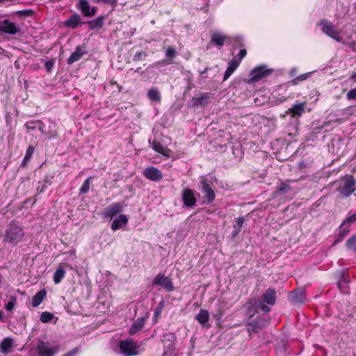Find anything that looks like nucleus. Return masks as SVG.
<instances>
[{
	"instance_id": "nucleus-1",
	"label": "nucleus",
	"mask_w": 356,
	"mask_h": 356,
	"mask_svg": "<svg viewBox=\"0 0 356 356\" xmlns=\"http://www.w3.org/2000/svg\"><path fill=\"white\" fill-rule=\"evenodd\" d=\"M24 236V232L19 222L16 220H11L6 226L3 242L17 245Z\"/></svg>"
},
{
	"instance_id": "nucleus-2",
	"label": "nucleus",
	"mask_w": 356,
	"mask_h": 356,
	"mask_svg": "<svg viewBox=\"0 0 356 356\" xmlns=\"http://www.w3.org/2000/svg\"><path fill=\"white\" fill-rule=\"evenodd\" d=\"M211 185L212 181L208 175L201 176L199 178L198 189L204 194V203L207 204L212 203L216 198V193Z\"/></svg>"
},
{
	"instance_id": "nucleus-3",
	"label": "nucleus",
	"mask_w": 356,
	"mask_h": 356,
	"mask_svg": "<svg viewBox=\"0 0 356 356\" xmlns=\"http://www.w3.org/2000/svg\"><path fill=\"white\" fill-rule=\"evenodd\" d=\"M356 180L353 175H346L341 179L337 189L343 197H348L355 191Z\"/></svg>"
},
{
	"instance_id": "nucleus-4",
	"label": "nucleus",
	"mask_w": 356,
	"mask_h": 356,
	"mask_svg": "<svg viewBox=\"0 0 356 356\" xmlns=\"http://www.w3.org/2000/svg\"><path fill=\"white\" fill-rule=\"evenodd\" d=\"M296 182V180L294 179H286L284 181H281L272 193V197L277 198L287 194H296L297 188L293 186Z\"/></svg>"
},
{
	"instance_id": "nucleus-5",
	"label": "nucleus",
	"mask_w": 356,
	"mask_h": 356,
	"mask_svg": "<svg viewBox=\"0 0 356 356\" xmlns=\"http://www.w3.org/2000/svg\"><path fill=\"white\" fill-rule=\"evenodd\" d=\"M319 26L321 27L322 31L331 38L339 42L343 41L342 38L339 36V32L335 29L334 26L327 19H322L319 23Z\"/></svg>"
},
{
	"instance_id": "nucleus-6",
	"label": "nucleus",
	"mask_w": 356,
	"mask_h": 356,
	"mask_svg": "<svg viewBox=\"0 0 356 356\" xmlns=\"http://www.w3.org/2000/svg\"><path fill=\"white\" fill-rule=\"evenodd\" d=\"M120 353L124 356H134L138 352L132 339L120 341L119 343Z\"/></svg>"
},
{
	"instance_id": "nucleus-7",
	"label": "nucleus",
	"mask_w": 356,
	"mask_h": 356,
	"mask_svg": "<svg viewBox=\"0 0 356 356\" xmlns=\"http://www.w3.org/2000/svg\"><path fill=\"white\" fill-rule=\"evenodd\" d=\"M195 192L189 188H185L181 191V200L184 207H193L196 205Z\"/></svg>"
},
{
	"instance_id": "nucleus-8",
	"label": "nucleus",
	"mask_w": 356,
	"mask_h": 356,
	"mask_svg": "<svg viewBox=\"0 0 356 356\" xmlns=\"http://www.w3.org/2000/svg\"><path fill=\"white\" fill-rule=\"evenodd\" d=\"M152 284L161 286L168 292L173 291L175 289L171 279L165 276L164 274H159L154 277L152 280Z\"/></svg>"
},
{
	"instance_id": "nucleus-9",
	"label": "nucleus",
	"mask_w": 356,
	"mask_h": 356,
	"mask_svg": "<svg viewBox=\"0 0 356 356\" xmlns=\"http://www.w3.org/2000/svg\"><path fill=\"white\" fill-rule=\"evenodd\" d=\"M76 8L81 10L82 15L86 17H92L97 12V8L96 6L90 7L88 0H79Z\"/></svg>"
},
{
	"instance_id": "nucleus-10",
	"label": "nucleus",
	"mask_w": 356,
	"mask_h": 356,
	"mask_svg": "<svg viewBox=\"0 0 356 356\" xmlns=\"http://www.w3.org/2000/svg\"><path fill=\"white\" fill-rule=\"evenodd\" d=\"M125 204L124 202H114L107 207L104 211V216L111 220L118 214H120Z\"/></svg>"
},
{
	"instance_id": "nucleus-11",
	"label": "nucleus",
	"mask_w": 356,
	"mask_h": 356,
	"mask_svg": "<svg viewBox=\"0 0 356 356\" xmlns=\"http://www.w3.org/2000/svg\"><path fill=\"white\" fill-rule=\"evenodd\" d=\"M212 97L213 95L211 92H201L199 96L192 98L191 104L193 107H205Z\"/></svg>"
},
{
	"instance_id": "nucleus-12",
	"label": "nucleus",
	"mask_w": 356,
	"mask_h": 356,
	"mask_svg": "<svg viewBox=\"0 0 356 356\" xmlns=\"http://www.w3.org/2000/svg\"><path fill=\"white\" fill-rule=\"evenodd\" d=\"M272 70L266 69V66L260 65L254 68L251 72L250 76L252 79L254 81H258L263 78L267 77L272 72Z\"/></svg>"
},
{
	"instance_id": "nucleus-13",
	"label": "nucleus",
	"mask_w": 356,
	"mask_h": 356,
	"mask_svg": "<svg viewBox=\"0 0 356 356\" xmlns=\"http://www.w3.org/2000/svg\"><path fill=\"white\" fill-rule=\"evenodd\" d=\"M21 27L17 26L15 23L10 22L9 19H5L0 24V31L10 34V35H15L20 32Z\"/></svg>"
},
{
	"instance_id": "nucleus-14",
	"label": "nucleus",
	"mask_w": 356,
	"mask_h": 356,
	"mask_svg": "<svg viewBox=\"0 0 356 356\" xmlns=\"http://www.w3.org/2000/svg\"><path fill=\"white\" fill-rule=\"evenodd\" d=\"M85 24L86 22L82 20L81 15L78 13H74L63 22V24L65 27L72 29H76L79 26Z\"/></svg>"
},
{
	"instance_id": "nucleus-15",
	"label": "nucleus",
	"mask_w": 356,
	"mask_h": 356,
	"mask_svg": "<svg viewBox=\"0 0 356 356\" xmlns=\"http://www.w3.org/2000/svg\"><path fill=\"white\" fill-rule=\"evenodd\" d=\"M38 356H54L58 350V348L52 347L48 348L45 343L42 340H38V343L36 347Z\"/></svg>"
},
{
	"instance_id": "nucleus-16",
	"label": "nucleus",
	"mask_w": 356,
	"mask_h": 356,
	"mask_svg": "<svg viewBox=\"0 0 356 356\" xmlns=\"http://www.w3.org/2000/svg\"><path fill=\"white\" fill-rule=\"evenodd\" d=\"M87 50L85 46H76L74 52L71 54L70 57L67 60L68 65H72L74 63L79 61L81 58L87 54Z\"/></svg>"
},
{
	"instance_id": "nucleus-17",
	"label": "nucleus",
	"mask_w": 356,
	"mask_h": 356,
	"mask_svg": "<svg viewBox=\"0 0 356 356\" xmlns=\"http://www.w3.org/2000/svg\"><path fill=\"white\" fill-rule=\"evenodd\" d=\"M149 316V313L147 312L143 316L139 317L136 321H134L129 329V334L133 335L140 331L144 327L145 323Z\"/></svg>"
},
{
	"instance_id": "nucleus-18",
	"label": "nucleus",
	"mask_w": 356,
	"mask_h": 356,
	"mask_svg": "<svg viewBox=\"0 0 356 356\" xmlns=\"http://www.w3.org/2000/svg\"><path fill=\"white\" fill-rule=\"evenodd\" d=\"M144 176L153 181H160L163 178V174L161 170L155 167L147 168L143 172Z\"/></svg>"
},
{
	"instance_id": "nucleus-19",
	"label": "nucleus",
	"mask_w": 356,
	"mask_h": 356,
	"mask_svg": "<svg viewBox=\"0 0 356 356\" xmlns=\"http://www.w3.org/2000/svg\"><path fill=\"white\" fill-rule=\"evenodd\" d=\"M262 302L270 305H274L276 301V290L273 287H268L262 295Z\"/></svg>"
},
{
	"instance_id": "nucleus-20",
	"label": "nucleus",
	"mask_w": 356,
	"mask_h": 356,
	"mask_svg": "<svg viewBox=\"0 0 356 356\" xmlns=\"http://www.w3.org/2000/svg\"><path fill=\"white\" fill-rule=\"evenodd\" d=\"M104 20L105 16L100 15L96 17L95 19L86 21V24L88 25L90 30L97 31L103 28L104 25Z\"/></svg>"
},
{
	"instance_id": "nucleus-21",
	"label": "nucleus",
	"mask_w": 356,
	"mask_h": 356,
	"mask_svg": "<svg viewBox=\"0 0 356 356\" xmlns=\"http://www.w3.org/2000/svg\"><path fill=\"white\" fill-rule=\"evenodd\" d=\"M305 102L295 104L286 111V114H290L296 118L300 117L305 111Z\"/></svg>"
},
{
	"instance_id": "nucleus-22",
	"label": "nucleus",
	"mask_w": 356,
	"mask_h": 356,
	"mask_svg": "<svg viewBox=\"0 0 356 356\" xmlns=\"http://www.w3.org/2000/svg\"><path fill=\"white\" fill-rule=\"evenodd\" d=\"M128 222V218L124 214H120L118 217H116L111 223V229L113 231H116L122 227V226L125 225Z\"/></svg>"
},
{
	"instance_id": "nucleus-23",
	"label": "nucleus",
	"mask_w": 356,
	"mask_h": 356,
	"mask_svg": "<svg viewBox=\"0 0 356 356\" xmlns=\"http://www.w3.org/2000/svg\"><path fill=\"white\" fill-rule=\"evenodd\" d=\"M305 299V295L303 291H293L289 296V301L293 305L303 303Z\"/></svg>"
},
{
	"instance_id": "nucleus-24",
	"label": "nucleus",
	"mask_w": 356,
	"mask_h": 356,
	"mask_svg": "<svg viewBox=\"0 0 356 356\" xmlns=\"http://www.w3.org/2000/svg\"><path fill=\"white\" fill-rule=\"evenodd\" d=\"M240 65V60H237L236 58H232L228 63V66L225 72L223 81H226L237 69Z\"/></svg>"
},
{
	"instance_id": "nucleus-25",
	"label": "nucleus",
	"mask_w": 356,
	"mask_h": 356,
	"mask_svg": "<svg viewBox=\"0 0 356 356\" xmlns=\"http://www.w3.org/2000/svg\"><path fill=\"white\" fill-rule=\"evenodd\" d=\"M245 222V218L243 216L238 217L235 220V224L233 225V230L229 236L230 239H234L240 233L243 225Z\"/></svg>"
},
{
	"instance_id": "nucleus-26",
	"label": "nucleus",
	"mask_w": 356,
	"mask_h": 356,
	"mask_svg": "<svg viewBox=\"0 0 356 356\" xmlns=\"http://www.w3.org/2000/svg\"><path fill=\"white\" fill-rule=\"evenodd\" d=\"M24 127L29 131H33L38 128L42 133L44 132V124L42 120H31L24 124Z\"/></svg>"
},
{
	"instance_id": "nucleus-27",
	"label": "nucleus",
	"mask_w": 356,
	"mask_h": 356,
	"mask_svg": "<svg viewBox=\"0 0 356 356\" xmlns=\"http://www.w3.org/2000/svg\"><path fill=\"white\" fill-rule=\"evenodd\" d=\"M225 40V36L221 32H213L211 35V42L219 48L224 45Z\"/></svg>"
},
{
	"instance_id": "nucleus-28",
	"label": "nucleus",
	"mask_w": 356,
	"mask_h": 356,
	"mask_svg": "<svg viewBox=\"0 0 356 356\" xmlns=\"http://www.w3.org/2000/svg\"><path fill=\"white\" fill-rule=\"evenodd\" d=\"M209 318V314L207 309H201L200 312L195 316V319L203 327H207V323Z\"/></svg>"
},
{
	"instance_id": "nucleus-29",
	"label": "nucleus",
	"mask_w": 356,
	"mask_h": 356,
	"mask_svg": "<svg viewBox=\"0 0 356 356\" xmlns=\"http://www.w3.org/2000/svg\"><path fill=\"white\" fill-rule=\"evenodd\" d=\"M269 324V321L261 316H257L250 322V325H253L258 330L266 327Z\"/></svg>"
},
{
	"instance_id": "nucleus-30",
	"label": "nucleus",
	"mask_w": 356,
	"mask_h": 356,
	"mask_svg": "<svg viewBox=\"0 0 356 356\" xmlns=\"http://www.w3.org/2000/svg\"><path fill=\"white\" fill-rule=\"evenodd\" d=\"M13 346V341L10 337L4 338L0 343V352L3 354H7Z\"/></svg>"
},
{
	"instance_id": "nucleus-31",
	"label": "nucleus",
	"mask_w": 356,
	"mask_h": 356,
	"mask_svg": "<svg viewBox=\"0 0 356 356\" xmlns=\"http://www.w3.org/2000/svg\"><path fill=\"white\" fill-rule=\"evenodd\" d=\"M47 295V292L44 289L39 291L32 298L31 305L33 307H36L39 306L44 298Z\"/></svg>"
},
{
	"instance_id": "nucleus-32",
	"label": "nucleus",
	"mask_w": 356,
	"mask_h": 356,
	"mask_svg": "<svg viewBox=\"0 0 356 356\" xmlns=\"http://www.w3.org/2000/svg\"><path fill=\"white\" fill-rule=\"evenodd\" d=\"M349 283V278L345 275V273L343 271H341L340 273L339 279L337 283L339 289L343 291L345 290L348 287Z\"/></svg>"
},
{
	"instance_id": "nucleus-33",
	"label": "nucleus",
	"mask_w": 356,
	"mask_h": 356,
	"mask_svg": "<svg viewBox=\"0 0 356 356\" xmlns=\"http://www.w3.org/2000/svg\"><path fill=\"white\" fill-rule=\"evenodd\" d=\"M147 98L152 102H160L161 100V94L156 88H151L147 92Z\"/></svg>"
},
{
	"instance_id": "nucleus-34",
	"label": "nucleus",
	"mask_w": 356,
	"mask_h": 356,
	"mask_svg": "<svg viewBox=\"0 0 356 356\" xmlns=\"http://www.w3.org/2000/svg\"><path fill=\"white\" fill-rule=\"evenodd\" d=\"M65 270L62 266H59L55 271L53 280L55 284H59L65 277Z\"/></svg>"
},
{
	"instance_id": "nucleus-35",
	"label": "nucleus",
	"mask_w": 356,
	"mask_h": 356,
	"mask_svg": "<svg viewBox=\"0 0 356 356\" xmlns=\"http://www.w3.org/2000/svg\"><path fill=\"white\" fill-rule=\"evenodd\" d=\"M350 231V228H349V227H343L341 229L339 228V232L335 240V243L342 241L343 238L349 234Z\"/></svg>"
},
{
	"instance_id": "nucleus-36",
	"label": "nucleus",
	"mask_w": 356,
	"mask_h": 356,
	"mask_svg": "<svg viewBox=\"0 0 356 356\" xmlns=\"http://www.w3.org/2000/svg\"><path fill=\"white\" fill-rule=\"evenodd\" d=\"M152 147L154 151L162 155H166V151H168L162 144L156 140L153 141Z\"/></svg>"
},
{
	"instance_id": "nucleus-37",
	"label": "nucleus",
	"mask_w": 356,
	"mask_h": 356,
	"mask_svg": "<svg viewBox=\"0 0 356 356\" xmlns=\"http://www.w3.org/2000/svg\"><path fill=\"white\" fill-rule=\"evenodd\" d=\"M356 221V213L347 217L340 225L339 229H342L343 227H349L350 228V225L352 223Z\"/></svg>"
},
{
	"instance_id": "nucleus-38",
	"label": "nucleus",
	"mask_w": 356,
	"mask_h": 356,
	"mask_svg": "<svg viewBox=\"0 0 356 356\" xmlns=\"http://www.w3.org/2000/svg\"><path fill=\"white\" fill-rule=\"evenodd\" d=\"M55 318L53 313L49 312H44L41 314L40 320L44 323H47L51 321Z\"/></svg>"
},
{
	"instance_id": "nucleus-39",
	"label": "nucleus",
	"mask_w": 356,
	"mask_h": 356,
	"mask_svg": "<svg viewBox=\"0 0 356 356\" xmlns=\"http://www.w3.org/2000/svg\"><path fill=\"white\" fill-rule=\"evenodd\" d=\"M177 339V336L175 333L172 332H167L163 334L162 337V341L163 342V344H165L167 343H171L174 342V341Z\"/></svg>"
},
{
	"instance_id": "nucleus-40",
	"label": "nucleus",
	"mask_w": 356,
	"mask_h": 356,
	"mask_svg": "<svg viewBox=\"0 0 356 356\" xmlns=\"http://www.w3.org/2000/svg\"><path fill=\"white\" fill-rule=\"evenodd\" d=\"M90 179H91V177H88L83 181V183L82 184V185L79 189V194H86L89 191L90 185Z\"/></svg>"
},
{
	"instance_id": "nucleus-41",
	"label": "nucleus",
	"mask_w": 356,
	"mask_h": 356,
	"mask_svg": "<svg viewBox=\"0 0 356 356\" xmlns=\"http://www.w3.org/2000/svg\"><path fill=\"white\" fill-rule=\"evenodd\" d=\"M17 304L16 296H12L9 298L8 303L5 305V308L7 311L11 312Z\"/></svg>"
},
{
	"instance_id": "nucleus-42",
	"label": "nucleus",
	"mask_w": 356,
	"mask_h": 356,
	"mask_svg": "<svg viewBox=\"0 0 356 356\" xmlns=\"http://www.w3.org/2000/svg\"><path fill=\"white\" fill-rule=\"evenodd\" d=\"M346 246L348 249L356 252V234L348 239L346 241Z\"/></svg>"
},
{
	"instance_id": "nucleus-43",
	"label": "nucleus",
	"mask_w": 356,
	"mask_h": 356,
	"mask_svg": "<svg viewBox=\"0 0 356 356\" xmlns=\"http://www.w3.org/2000/svg\"><path fill=\"white\" fill-rule=\"evenodd\" d=\"M164 348H165V350L163 355V356H165V355H168V354L172 355L175 350V346L173 342L167 343L164 344Z\"/></svg>"
},
{
	"instance_id": "nucleus-44",
	"label": "nucleus",
	"mask_w": 356,
	"mask_h": 356,
	"mask_svg": "<svg viewBox=\"0 0 356 356\" xmlns=\"http://www.w3.org/2000/svg\"><path fill=\"white\" fill-rule=\"evenodd\" d=\"M224 315V311L221 309H218L216 312L213 314V318L216 321L220 324L222 322V317Z\"/></svg>"
},
{
	"instance_id": "nucleus-45",
	"label": "nucleus",
	"mask_w": 356,
	"mask_h": 356,
	"mask_svg": "<svg viewBox=\"0 0 356 356\" xmlns=\"http://www.w3.org/2000/svg\"><path fill=\"white\" fill-rule=\"evenodd\" d=\"M311 72H308V73H305V74H302L298 76H296V78H294L291 82L293 83V84H297L298 82L300 81H304V80H306L310 75H311Z\"/></svg>"
},
{
	"instance_id": "nucleus-46",
	"label": "nucleus",
	"mask_w": 356,
	"mask_h": 356,
	"mask_svg": "<svg viewBox=\"0 0 356 356\" xmlns=\"http://www.w3.org/2000/svg\"><path fill=\"white\" fill-rule=\"evenodd\" d=\"M163 309V302H160L159 305L156 307L154 311V316L153 320L154 322H156L157 318L160 316Z\"/></svg>"
},
{
	"instance_id": "nucleus-47",
	"label": "nucleus",
	"mask_w": 356,
	"mask_h": 356,
	"mask_svg": "<svg viewBox=\"0 0 356 356\" xmlns=\"http://www.w3.org/2000/svg\"><path fill=\"white\" fill-rule=\"evenodd\" d=\"M177 52L175 49L172 47H168L165 50V56L170 59L175 58Z\"/></svg>"
},
{
	"instance_id": "nucleus-48",
	"label": "nucleus",
	"mask_w": 356,
	"mask_h": 356,
	"mask_svg": "<svg viewBox=\"0 0 356 356\" xmlns=\"http://www.w3.org/2000/svg\"><path fill=\"white\" fill-rule=\"evenodd\" d=\"M233 46L235 48L236 47H243L244 46L243 38L241 36H237V37L234 38Z\"/></svg>"
},
{
	"instance_id": "nucleus-49",
	"label": "nucleus",
	"mask_w": 356,
	"mask_h": 356,
	"mask_svg": "<svg viewBox=\"0 0 356 356\" xmlns=\"http://www.w3.org/2000/svg\"><path fill=\"white\" fill-rule=\"evenodd\" d=\"M34 151H35V147L32 145H29L26 150V154H25L24 157H26V159H29L31 160V159L32 158V156L34 153Z\"/></svg>"
},
{
	"instance_id": "nucleus-50",
	"label": "nucleus",
	"mask_w": 356,
	"mask_h": 356,
	"mask_svg": "<svg viewBox=\"0 0 356 356\" xmlns=\"http://www.w3.org/2000/svg\"><path fill=\"white\" fill-rule=\"evenodd\" d=\"M143 56H147V54L143 51H136L133 57L134 61H138L143 59Z\"/></svg>"
},
{
	"instance_id": "nucleus-51",
	"label": "nucleus",
	"mask_w": 356,
	"mask_h": 356,
	"mask_svg": "<svg viewBox=\"0 0 356 356\" xmlns=\"http://www.w3.org/2000/svg\"><path fill=\"white\" fill-rule=\"evenodd\" d=\"M346 98L348 100H355L356 99V88L350 90L346 94Z\"/></svg>"
},
{
	"instance_id": "nucleus-52",
	"label": "nucleus",
	"mask_w": 356,
	"mask_h": 356,
	"mask_svg": "<svg viewBox=\"0 0 356 356\" xmlns=\"http://www.w3.org/2000/svg\"><path fill=\"white\" fill-rule=\"evenodd\" d=\"M47 188V184H44L42 181L38 182V186L37 187V191L38 193H42L46 191Z\"/></svg>"
},
{
	"instance_id": "nucleus-53",
	"label": "nucleus",
	"mask_w": 356,
	"mask_h": 356,
	"mask_svg": "<svg viewBox=\"0 0 356 356\" xmlns=\"http://www.w3.org/2000/svg\"><path fill=\"white\" fill-rule=\"evenodd\" d=\"M54 61L53 60H49L44 63V67L47 72H51L54 65Z\"/></svg>"
},
{
	"instance_id": "nucleus-54",
	"label": "nucleus",
	"mask_w": 356,
	"mask_h": 356,
	"mask_svg": "<svg viewBox=\"0 0 356 356\" xmlns=\"http://www.w3.org/2000/svg\"><path fill=\"white\" fill-rule=\"evenodd\" d=\"M19 13L21 15H24L26 17H31L33 15L34 12L33 10L27 9V10H22L19 11Z\"/></svg>"
},
{
	"instance_id": "nucleus-55",
	"label": "nucleus",
	"mask_w": 356,
	"mask_h": 356,
	"mask_svg": "<svg viewBox=\"0 0 356 356\" xmlns=\"http://www.w3.org/2000/svg\"><path fill=\"white\" fill-rule=\"evenodd\" d=\"M247 54V51L245 49H241L240 51H239V53L238 54V58L237 60H240V63L241 62V60H243V58L246 56Z\"/></svg>"
},
{
	"instance_id": "nucleus-56",
	"label": "nucleus",
	"mask_w": 356,
	"mask_h": 356,
	"mask_svg": "<svg viewBox=\"0 0 356 356\" xmlns=\"http://www.w3.org/2000/svg\"><path fill=\"white\" fill-rule=\"evenodd\" d=\"M79 348L78 347H75L74 348H73L70 351L66 353L63 356H74V355H75L79 352Z\"/></svg>"
},
{
	"instance_id": "nucleus-57",
	"label": "nucleus",
	"mask_w": 356,
	"mask_h": 356,
	"mask_svg": "<svg viewBox=\"0 0 356 356\" xmlns=\"http://www.w3.org/2000/svg\"><path fill=\"white\" fill-rule=\"evenodd\" d=\"M247 331L251 334L252 332H257L258 330L255 328L253 325H250V322L247 323Z\"/></svg>"
},
{
	"instance_id": "nucleus-58",
	"label": "nucleus",
	"mask_w": 356,
	"mask_h": 356,
	"mask_svg": "<svg viewBox=\"0 0 356 356\" xmlns=\"http://www.w3.org/2000/svg\"><path fill=\"white\" fill-rule=\"evenodd\" d=\"M260 304L261 305V310L265 312V313H268L270 311V309L268 306L266 305H264L262 304V302H260Z\"/></svg>"
},
{
	"instance_id": "nucleus-59",
	"label": "nucleus",
	"mask_w": 356,
	"mask_h": 356,
	"mask_svg": "<svg viewBox=\"0 0 356 356\" xmlns=\"http://www.w3.org/2000/svg\"><path fill=\"white\" fill-rule=\"evenodd\" d=\"M118 0H104V3L106 4H110L113 6H116Z\"/></svg>"
},
{
	"instance_id": "nucleus-60",
	"label": "nucleus",
	"mask_w": 356,
	"mask_h": 356,
	"mask_svg": "<svg viewBox=\"0 0 356 356\" xmlns=\"http://www.w3.org/2000/svg\"><path fill=\"white\" fill-rule=\"evenodd\" d=\"M30 161L29 159H26V157H24L22 163H21V167L22 168H25L27 165V163Z\"/></svg>"
},
{
	"instance_id": "nucleus-61",
	"label": "nucleus",
	"mask_w": 356,
	"mask_h": 356,
	"mask_svg": "<svg viewBox=\"0 0 356 356\" xmlns=\"http://www.w3.org/2000/svg\"><path fill=\"white\" fill-rule=\"evenodd\" d=\"M348 47L353 49L354 51L356 50V41H351L349 44H348Z\"/></svg>"
},
{
	"instance_id": "nucleus-62",
	"label": "nucleus",
	"mask_w": 356,
	"mask_h": 356,
	"mask_svg": "<svg viewBox=\"0 0 356 356\" xmlns=\"http://www.w3.org/2000/svg\"><path fill=\"white\" fill-rule=\"evenodd\" d=\"M5 118H6V123L7 124H8L10 123V122L11 121V116H10V114L9 113H7L5 115Z\"/></svg>"
},
{
	"instance_id": "nucleus-63",
	"label": "nucleus",
	"mask_w": 356,
	"mask_h": 356,
	"mask_svg": "<svg viewBox=\"0 0 356 356\" xmlns=\"http://www.w3.org/2000/svg\"><path fill=\"white\" fill-rule=\"evenodd\" d=\"M44 184H47V187L51 186L52 182L50 179H49L47 177H45V179H43V181H42Z\"/></svg>"
},
{
	"instance_id": "nucleus-64",
	"label": "nucleus",
	"mask_w": 356,
	"mask_h": 356,
	"mask_svg": "<svg viewBox=\"0 0 356 356\" xmlns=\"http://www.w3.org/2000/svg\"><path fill=\"white\" fill-rule=\"evenodd\" d=\"M350 80H353L355 82H356V72H353V74L350 75Z\"/></svg>"
}]
</instances>
